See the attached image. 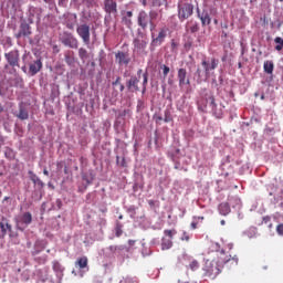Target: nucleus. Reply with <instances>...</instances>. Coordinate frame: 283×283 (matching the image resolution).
Masks as SVG:
<instances>
[{
	"mask_svg": "<svg viewBox=\"0 0 283 283\" xmlns=\"http://www.w3.org/2000/svg\"><path fill=\"white\" fill-rule=\"evenodd\" d=\"M234 262L238 264V259L227 255L224 251L219 252V260H207L202 266L203 277H209L210 280H216L219 273H221L220 268L229 262Z\"/></svg>",
	"mask_w": 283,
	"mask_h": 283,
	"instance_id": "nucleus-1",
	"label": "nucleus"
},
{
	"mask_svg": "<svg viewBox=\"0 0 283 283\" xmlns=\"http://www.w3.org/2000/svg\"><path fill=\"white\" fill-rule=\"evenodd\" d=\"M219 63L220 61H218L216 57H212L210 62L207 60H202L201 65L203 67V71L197 69V83H207L209 78H211V74H213V71L216 70V67H218Z\"/></svg>",
	"mask_w": 283,
	"mask_h": 283,
	"instance_id": "nucleus-2",
	"label": "nucleus"
},
{
	"mask_svg": "<svg viewBox=\"0 0 283 283\" xmlns=\"http://www.w3.org/2000/svg\"><path fill=\"white\" fill-rule=\"evenodd\" d=\"M176 233H178L176 229L164 231L165 237H163L161 239L163 251H168V249H171V247H174V242L171 240H174V235H176Z\"/></svg>",
	"mask_w": 283,
	"mask_h": 283,
	"instance_id": "nucleus-3",
	"label": "nucleus"
},
{
	"mask_svg": "<svg viewBox=\"0 0 283 283\" xmlns=\"http://www.w3.org/2000/svg\"><path fill=\"white\" fill-rule=\"evenodd\" d=\"M61 43L66 48H71L72 50H78V39H76L72 33L64 32L61 36Z\"/></svg>",
	"mask_w": 283,
	"mask_h": 283,
	"instance_id": "nucleus-4",
	"label": "nucleus"
},
{
	"mask_svg": "<svg viewBox=\"0 0 283 283\" xmlns=\"http://www.w3.org/2000/svg\"><path fill=\"white\" fill-rule=\"evenodd\" d=\"M191 14H193V4L184 3L178 7V17L180 21H185L186 19H189Z\"/></svg>",
	"mask_w": 283,
	"mask_h": 283,
	"instance_id": "nucleus-5",
	"label": "nucleus"
},
{
	"mask_svg": "<svg viewBox=\"0 0 283 283\" xmlns=\"http://www.w3.org/2000/svg\"><path fill=\"white\" fill-rule=\"evenodd\" d=\"M169 32V29L167 28H161L159 29V32L157 35L151 33V45L155 48H158V45H161L165 43V40L167 39V33Z\"/></svg>",
	"mask_w": 283,
	"mask_h": 283,
	"instance_id": "nucleus-6",
	"label": "nucleus"
},
{
	"mask_svg": "<svg viewBox=\"0 0 283 283\" xmlns=\"http://www.w3.org/2000/svg\"><path fill=\"white\" fill-rule=\"evenodd\" d=\"M76 33L82 39L84 45H90V36H91L90 25H87V24H80L76 28Z\"/></svg>",
	"mask_w": 283,
	"mask_h": 283,
	"instance_id": "nucleus-7",
	"label": "nucleus"
},
{
	"mask_svg": "<svg viewBox=\"0 0 283 283\" xmlns=\"http://www.w3.org/2000/svg\"><path fill=\"white\" fill-rule=\"evenodd\" d=\"M137 23L142 30H147V27L149 25L151 28V20L149 18V14L145 12V10L139 11L137 17Z\"/></svg>",
	"mask_w": 283,
	"mask_h": 283,
	"instance_id": "nucleus-8",
	"label": "nucleus"
},
{
	"mask_svg": "<svg viewBox=\"0 0 283 283\" xmlns=\"http://www.w3.org/2000/svg\"><path fill=\"white\" fill-rule=\"evenodd\" d=\"M115 61L118 65H129L132 63V56H129V52L118 51L115 54Z\"/></svg>",
	"mask_w": 283,
	"mask_h": 283,
	"instance_id": "nucleus-9",
	"label": "nucleus"
},
{
	"mask_svg": "<svg viewBox=\"0 0 283 283\" xmlns=\"http://www.w3.org/2000/svg\"><path fill=\"white\" fill-rule=\"evenodd\" d=\"M15 222L18 227H28L29 224H32V213L24 212L15 217Z\"/></svg>",
	"mask_w": 283,
	"mask_h": 283,
	"instance_id": "nucleus-10",
	"label": "nucleus"
},
{
	"mask_svg": "<svg viewBox=\"0 0 283 283\" xmlns=\"http://www.w3.org/2000/svg\"><path fill=\"white\" fill-rule=\"evenodd\" d=\"M104 11L106 14H118V3L116 0H104Z\"/></svg>",
	"mask_w": 283,
	"mask_h": 283,
	"instance_id": "nucleus-11",
	"label": "nucleus"
},
{
	"mask_svg": "<svg viewBox=\"0 0 283 283\" xmlns=\"http://www.w3.org/2000/svg\"><path fill=\"white\" fill-rule=\"evenodd\" d=\"M180 90H185V85H191V81L187 78V69H179L177 73Z\"/></svg>",
	"mask_w": 283,
	"mask_h": 283,
	"instance_id": "nucleus-12",
	"label": "nucleus"
},
{
	"mask_svg": "<svg viewBox=\"0 0 283 283\" xmlns=\"http://www.w3.org/2000/svg\"><path fill=\"white\" fill-rule=\"evenodd\" d=\"M4 57L11 67H19V51H10L9 53L4 54Z\"/></svg>",
	"mask_w": 283,
	"mask_h": 283,
	"instance_id": "nucleus-13",
	"label": "nucleus"
},
{
	"mask_svg": "<svg viewBox=\"0 0 283 283\" xmlns=\"http://www.w3.org/2000/svg\"><path fill=\"white\" fill-rule=\"evenodd\" d=\"M41 70H43V61H41V59L33 61L29 65V74H31V76H36Z\"/></svg>",
	"mask_w": 283,
	"mask_h": 283,
	"instance_id": "nucleus-14",
	"label": "nucleus"
},
{
	"mask_svg": "<svg viewBox=\"0 0 283 283\" xmlns=\"http://www.w3.org/2000/svg\"><path fill=\"white\" fill-rule=\"evenodd\" d=\"M138 83H140V80L138 78V76L133 75L128 80L126 86L129 92H139L140 88L138 87Z\"/></svg>",
	"mask_w": 283,
	"mask_h": 283,
	"instance_id": "nucleus-15",
	"label": "nucleus"
},
{
	"mask_svg": "<svg viewBox=\"0 0 283 283\" xmlns=\"http://www.w3.org/2000/svg\"><path fill=\"white\" fill-rule=\"evenodd\" d=\"M197 14L201 21V25H211V15H209V11L203 10L200 12V9H197Z\"/></svg>",
	"mask_w": 283,
	"mask_h": 283,
	"instance_id": "nucleus-16",
	"label": "nucleus"
},
{
	"mask_svg": "<svg viewBox=\"0 0 283 283\" xmlns=\"http://www.w3.org/2000/svg\"><path fill=\"white\" fill-rule=\"evenodd\" d=\"M207 101L210 102V107L214 116L217 118H222V108L218 109V104H216V97H213V95H210Z\"/></svg>",
	"mask_w": 283,
	"mask_h": 283,
	"instance_id": "nucleus-17",
	"label": "nucleus"
},
{
	"mask_svg": "<svg viewBox=\"0 0 283 283\" xmlns=\"http://www.w3.org/2000/svg\"><path fill=\"white\" fill-rule=\"evenodd\" d=\"M32 34V29L30 28V24L28 23H22L20 25V31L15 35L17 39H21V36H30Z\"/></svg>",
	"mask_w": 283,
	"mask_h": 283,
	"instance_id": "nucleus-18",
	"label": "nucleus"
},
{
	"mask_svg": "<svg viewBox=\"0 0 283 283\" xmlns=\"http://www.w3.org/2000/svg\"><path fill=\"white\" fill-rule=\"evenodd\" d=\"M133 44H134L136 52H145V49L147 48V41H145L143 39H138V38H136L133 41Z\"/></svg>",
	"mask_w": 283,
	"mask_h": 283,
	"instance_id": "nucleus-19",
	"label": "nucleus"
},
{
	"mask_svg": "<svg viewBox=\"0 0 283 283\" xmlns=\"http://www.w3.org/2000/svg\"><path fill=\"white\" fill-rule=\"evenodd\" d=\"M132 17H134V12L132 11H126L123 17H122V23L126 25V28H132L134 22H132Z\"/></svg>",
	"mask_w": 283,
	"mask_h": 283,
	"instance_id": "nucleus-20",
	"label": "nucleus"
},
{
	"mask_svg": "<svg viewBox=\"0 0 283 283\" xmlns=\"http://www.w3.org/2000/svg\"><path fill=\"white\" fill-rule=\"evenodd\" d=\"M66 19H67V20H66V23H65L66 28H67L69 30H74V24H75L76 21H77V15H76V13L67 14Z\"/></svg>",
	"mask_w": 283,
	"mask_h": 283,
	"instance_id": "nucleus-21",
	"label": "nucleus"
},
{
	"mask_svg": "<svg viewBox=\"0 0 283 283\" xmlns=\"http://www.w3.org/2000/svg\"><path fill=\"white\" fill-rule=\"evenodd\" d=\"M187 32H190L191 34H196L200 30V24L198 22L191 20L190 22L187 23L186 25Z\"/></svg>",
	"mask_w": 283,
	"mask_h": 283,
	"instance_id": "nucleus-22",
	"label": "nucleus"
},
{
	"mask_svg": "<svg viewBox=\"0 0 283 283\" xmlns=\"http://www.w3.org/2000/svg\"><path fill=\"white\" fill-rule=\"evenodd\" d=\"M15 116L20 120H28V118H30V113H28V109L24 106H20L19 113L15 114Z\"/></svg>",
	"mask_w": 283,
	"mask_h": 283,
	"instance_id": "nucleus-23",
	"label": "nucleus"
},
{
	"mask_svg": "<svg viewBox=\"0 0 283 283\" xmlns=\"http://www.w3.org/2000/svg\"><path fill=\"white\" fill-rule=\"evenodd\" d=\"M219 213L221 216H229L231 213V207L227 202L219 205Z\"/></svg>",
	"mask_w": 283,
	"mask_h": 283,
	"instance_id": "nucleus-24",
	"label": "nucleus"
},
{
	"mask_svg": "<svg viewBox=\"0 0 283 283\" xmlns=\"http://www.w3.org/2000/svg\"><path fill=\"white\" fill-rule=\"evenodd\" d=\"M52 269L56 275H63V271H65V268L61 264L59 261H53L52 262Z\"/></svg>",
	"mask_w": 283,
	"mask_h": 283,
	"instance_id": "nucleus-25",
	"label": "nucleus"
},
{
	"mask_svg": "<svg viewBox=\"0 0 283 283\" xmlns=\"http://www.w3.org/2000/svg\"><path fill=\"white\" fill-rule=\"evenodd\" d=\"M263 70L265 74H273V70H275V64H273V61H265L263 63Z\"/></svg>",
	"mask_w": 283,
	"mask_h": 283,
	"instance_id": "nucleus-26",
	"label": "nucleus"
},
{
	"mask_svg": "<svg viewBox=\"0 0 283 283\" xmlns=\"http://www.w3.org/2000/svg\"><path fill=\"white\" fill-rule=\"evenodd\" d=\"M148 17L150 19V32H154V30H156V24L154 23V21L158 19V11H150Z\"/></svg>",
	"mask_w": 283,
	"mask_h": 283,
	"instance_id": "nucleus-27",
	"label": "nucleus"
},
{
	"mask_svg": "<svg viewBox=\"0 0 283 283\" xmlns=\"http://www.w3.org/2000/svg\"><path fill=\"white\" fill-rule=\"evenodd\" d=\"M88 260L87 256L78 258L75 262V266H78L80 269H87Z\"/></svg>",
	"mask_w": 283,
	"mask_h": 283,
	"instance_id": "nucleus-28",
	"label": "nucleus"
},
{
	"mask_svg": "<svg viewBox=\"0 0 283 283\" xmlns=\"http://www.w3.org/2000/svg\"><path fill=\"white\" fill-rule=\"evenodd\" d=\"M78 57L81 59V61H83V63H85L86 59H90V53L86 51L85 48L78 49Z\"/></svg>",
	"mask_w": 283,
	"mask_h": 283,
	"instance_id": "nucleus-29",
	"label": "nucleus"
},
{
	"mask_svg": "<svg viewBox=\"0 0 283 283\" xmlns=\"http://www.w3.org/2000/svg\"><path fill=\"white\" fill-rule=\"evenodd\" d=\"M0 229L3 233V235H6V233H8V231H12V226L8 222H0Z\"/></svg>",
	"mask_w": 283,
	"mask_h": 283,
	"instance_id": "nucleus-30",
	"label": "nucleus"
},
{
	"mask_svg": "<svg viewBox=\"0 0 283 283\" xmlns=\"http://www.w3.org/2000/svg\"><path fill=\"white\" fill-rule=\"evenodd\" d=\"M45 247L41 244V242H36L34 245V250L32 251V255H39V253H41V251H43Z\"/></svg>",
	"mask_w": 283,
	"mask_h": 283,
	"instance_id": "nucleus-31",
	"label": "nucleus"
},
{
	"mask_svg": "<svg viewBox=\"0 0 283 283\" xmlns=\"http://www.w3.org/2000/svg\"><path fill=\"white\" fill-rule=\"evenodd\" d=\"M274 43H276L277 45L275 46L276 52H282L283 49V39L280 36H276L274 39Z\"/></svg>",
	"mask_w": 283,
	"mask_h": 283,
	"instance_id": "nucleus-32",
	"label": "nucleus"
},
{
	"mask_svg": "<svg viewBox=\"0 0 283 283\" xmlns=\"http://www.w3.org/2000/svg\"><path fill=\"white\" fill-rule=\"evenodd\" d=\"M148 77H149V74L147 72H145L143 74V92H145V90H147Z\"/></svg>",
	"mask_w": 283,
	"mask_h": 283,
	"instance_id": "nucleus-33",
	"label": "nucleus"
},
{
	"mask_svg": "<svg viewBox=\"0 0 283 283\" xmlns=\"http://www.w3.org/2000/svg\"><path fill=\"white\" fill-rule=\"evenodd\" d=\"M160 70H163V75H164V78H167V76L169 75V72H171V69H169V66L163 64L160 66Z\"/></svg>",
	"mask_w": 283,
	"mask_h": 283,
	"instance_id": "nucleus-34",
	"label": "nucleus"
},
{
	"mask_svg": "<svg viewBox=\"0 0 283 283\" xmlns=\"http://www.w3.org/2000/svg\"><path fill=\"white\" fill-rule=\"evenodd\" d=\"M189 269H191L192 271H198V269H200V263L198 261L193 260L190 262Z\"/></svg>",
	"mask_w": 283,
	"mask_h": 283,
	"instance_id": "nucleus-35",
	"label": "nucleus"
},
{
	"mask_svg": "<svg viewBox=\"0 0 283 283\" xmlns=\"http://www.w3.org/2000/svg\"><path fill=\"white\" fill-rule=\"evenodd\" d=\"M262 224H268L269 229H273V223H271V217L269 216L263 217Z\"/></svg>",
	"mask_w": 283,
	"mask_h": 283,
	"instance_id": "nucleus-36",
	"label": "nucleus"
},
{
	"mask_svg": "<svg viewBox=\"0 0 283 283\" xmlns=\"http://www.w3.org/2000/svg\"><path fill=\"white\" fill-rule=\"evenodd\" d=\"M119 85V91L123 92L125 90V85L120 84V77H117L116 81L113 82V87Z\"/></svg>",
	"mask_w": 283,
	"mask_h": 283,
	"instance_id": "nucleus-37",
	"label": "nucleus"
},
{
	"mask_svg": "<svg viewBox=\"0 0 283 283\" xmlns=\"http://www.w3.org/2000/svg\"><path fill=\"white\" fill-rule=\"evenodd\" d=\"M13 82H14V86L15 87H23V78H21V77H15L14 80H13Z\"/></svg>",
	"mask_w": 283,
	"mask_h": 283,
	"instance_id": "nucleus-38",
	"label": "nucleus"
},
{
	"mask_svg": "<svg viewBox=\"0 0 283 283\" xmlns=\"http://www.w3.org/2000/svg\"><path fill=\"white\" fill-rule=\"evenodd\" d=\"M164 120H165V123H171L172 118H171V114L169 113V111L165 112Z\"/></svg>",
	"mask_w": 283,
	"mask_h": 283,
	"instance_id": "nucleus-39",
	"label": "nucleus"
},
{
	"mask_svg": "<svg viewBox=\"0 0 283 283\" xmlns=\"http://www.w3.org/2000/svg\"><path fill=\"white\" fill-rule=\"evenodd\" d=\"M119 283H134V279L132 277H123Z\"/></svg>",
	"mask_w": 283,
	"mask_h": 283,
	"instance_id": "nucleus-40",
	"label": "nucleus"
},
{
	"mask_svg": "<svg viewBox=\"0 0 283 283\" xmlns=\"http://www.w3.org/2000/svg\"><path fill=\"white\" fill-rule=\"evenodd\" d=\"M276 233H279V235H283V223H280V224L276 227Z\"/></svg>",
	"mask_w": 283,
	"mask_h": 283,
	"instance_id": "nucleus-41",
	"label": "nucleus"
},
{
	"mask_svg": "<svg viewBox=\"0 0 283 283\" xmlns=\"http://www.w3.org/2000/svg\"><path fill=\"white\" fill-rule=\"evenodd\" d=\"M115 235H116V238H120L123 235V229L115 228Z\"/></svg>",
	"mask_w": 283,
	"mask_h": 283,
	"instance_id": "nucleus-42",
	"label": "nucleus"
},
{
	"mask_svg": "<svg viewBox=\"0 0 283 283\" xmlns=\"http://www.w3.org/2000/svg\"><path fill=\"white\" fill-rule=\"evenodd\" d=\"M189 233H187V232H184L182 233V237H181V240H185L186 242H189Z\"/></svg>",
	"mask_w": 283,
	"mask_h": 283,
	"instance_id": "nucleus-43",
	"label": "nucleus"
},
{
	"mask_svg": "<svg viewBox=\"0 0 283 283\" xmlns=\"http://www.w3.org/2000/svg\"><path fill=\"white\" fill-rule=\"evenodd\" d=\"M108 249L112 253H116L118 248L116 245H111Z\"/></svg>",
	"mask_w": 283,
	"mask_h": 283,
	"instance_id": "nucleus-44",
	"label": "nucleus"
},
{
	"mask_svg": "<svg viewBox=\"0 0 283 283\" xmlns=\"http://www.w3.org/2000/svg\"><path fill=\"white\" fill-rule=\"evenodd\" d=\"M115 229H123V223H120V221H116Z\"/></svg>",
	"mask_w": 283,
	"mask_h": 283,
	"instance_id": "nucleus-45",
	"label": "nucleus"
},
{
	"mask_svg": "<svg viewBox=\"0 0 283 283\" xmlns=\"http://www.w3.org/2000/svg\"><path fill=\"white\" fill-rule=\"evenodd\" d=\"M247 233H252V235H255V228H251L247 231Z\"/></svg>",
	"mask_w": 283,
	"mask_h": 283,
	"instance_id": "nucleus-46",
	"label": "nucleus"
},
{
	"mask_svg": "<svg viewBox=\"0 0 283 283\" xmlns=\"http://www.w3.org/2000/svg\"><path fill=\"white\" fill-rule=\"evenodd\" d=\"M148 205H149V207H156V201L155 200H149Z\"/></svg>",
	"mask_w": 283,
	"mask_h": 283,
	"instance_id": "nucleus-47",
	"label": "nucleus"
},
{
	"mask_svg": "<svg viewBox=\"0 0 283 283\" xmlns=\"http://www.w3.org/2000/svg\"><path fill=\"white\" fill-rule=\"evenodd\" d=\"M142 74H143V69H139V70L137 71V78L140 80Z\"/></svg>",
	"mask_w": 283,
	"mask_h": 283,
	"instance_id": "nucleus-48",
	"label": "nucleus"
},
{
	"mask_svg": "<svg viewBox=\"0 0 283 283\" xmlns=\"http://www.w3.org/2000/svg\"><path fill=\"white\" fill-rule=\"evenodd\" d=\"M120 166H122V167H127V164H126V161H125V158H122Z\"/></svg>",
	"mask_w": 283,
	"mask_h": 283,
	"instance_id": "nucleus-49",
	"label": "nucleus"
},
{
	"mask_svg": "<svg viewBox=\"0 0 283 283\" xmlns=\"http://www.w3.org/2000/svg\"><path fill=\"white\" fill-rule=\"evenodd\" d=\"M190 227H191V229H198V223L192 222V223L190 224Z\"/></svg>",
	"mask_w": 283,
	"mask_h": 283,
	"instance_id": "nucleus-50",
	"label": "nucleus"
},
{
	"mask_svg": "<svg viewBox=\"0 0 283 283\" xmlns=\"http://www.w3.org/2000/svg\"><path fill=\"white\" fill-rule=\"evenodd\" d=\"M155 120H156V123H160V120H163V117L161 116H157V117H155Z\"/></svg>",
	"mask_w": 283,
	"mask_h": 283,
	"instance_id": "nucleus-51",
	"label": "nucleus"
},
{
	"mask_svg": "<svg viewBox=\"0 0 283 283\" xmlns=\"http://www.w3.org/2000/svg\"><path fill=\"white\" fill-rule=\"evenodd\" d=\"M43 174H44V176H50V171H48V169H44Z\"/></svg>",
	"mask_w": 283,
	"mask_h": 283,
	"instance_id": "nucleus-52",
	"label": "nucleus"
},
{
	"mask_svg": "<svg viewBox=\"0 0 283 283\" xmlns=\"http://www.w3.org/2000/svg\"><path fill=\"white\" fill-rule=\"evenodd\" d=\"M221 36H223V39H227V36H228L227 32L222 31Z\"/></svg>",
	"mask_w": 283,
	"mask_h": 283,
	"instance_id": "nucleus-53",
	"label": "nucleus"
},
{
	"mask_svg": "<svg viewBox=\"0 0 283 283\" xmlns=\"http://www.w3.org/2000/svg\"><path fill=\"white\" fill-rule=\"evenodd\" d=\"M134 243H135L134 240H129V241H128V244H129L130 247H134Z\"/></svg>",
	"mask_w": 283,
	"mask_h": 283,
	"instance_id": "nucleus-54",
	"label": "nucleus"
},
{
	"mask_svg": "<svg viewBox=\"0 0 283 283\" xmlns=\"http://www.w3.org/2000/svg\"><path fill=\"white\" fill-rule=\"evenodd\" d=\"M65 61L70 64V55H65Z\"/></svg>",
	"mask_w": 283,
	"mask_h": 283,
	"instance_id": "nucleus-55",
	"label": "nucleus"
},
{
	"mask_svg": "<svg viewBox=\"0 0 283 283\" xmlns=\"http://www.w3.org/2000/svg\"><path fill=\"white\" fill-rule=\"evenodd\" d=\"M196 220H205V217H195Z\"/></svg>",
	"mask_w": 283,
	"mask_h": 283,
	"instance_id": "nucleus-56",
	"label": "nucleus"
},
{
	"mask_svg": "<svg viewBox=\"0 0 283 283\" xmlns=\"http://www.w3.org/2000/svg\"><path fill=\"white\" fill-rule=\"evenodd\" d=\"M238 67H239V70L242 69V62L238 63Z\"/></svg>",
	"mask_w": 283,
	"mask_h": 283,
	"instance_id": "nucleus-57",
	"label": "nucleus"
},
{
	"mask_svg": "<svg viewBox=\"0 0 283 283\" xmlns=\"http://www.w3.org/2000/svg\"><path fill=\"white\" fill-rule=\"evenodd\" d=\"M3 112V106L0 104V114Z\"/></svg>",
	"mask_w": 283,
	"mask_h": 283,
	"instance_id": "nucleus-58",
	"label": "nucleus"
},
{
	"mask_svg": "<svg viewBox=\"0 0 283 283\" xmlns=\"http://www.w3.org/2000/svg\"><path fill=\"white\" fill-rule=\"evenodd\" d=\"M118 220H123V214H119V216H118Z\"/></svg>",
	"mask_w": 283,
	"mask_h": 283,
	"instance_id": "nucleus-59",
	"label": "nucleus"
},
{
	"mask_svg": "<svg viewBox=\"0 0 283 283\" xmlns=\"http://www.w3.org/2000/svg\"><path fill=\"white\" fill-rule=\"evenodd\" d=\"M255 1H258V0H250V3H255Z\"/></svg>",
	"mask_w": 283,
	"mask_h": 283,
	"instance_id": "nucleus-60",
	"label": "nucleus"
},
{
	"mask_svg": "<svg viewBox=\"0 0 283 283\" xmlns=\"http://www.w3.org/2000/svg\"><path fill=\"white\" fill-rule=\"evenodd\" d=\"M3 200H4V201H6V200H10V197H4V199H3Z\"/></svg>",
	"mask_w": 283,
	"mask_h": 283,
	"instance_id": "nucleus-61",
	"label": "nucleus"
},
{
	"mask_svg": "<svg viewBox=\"0 0 283 283\" xmlns=\"http://www.w3.org/2000/svg\"><path fill=\"white\" fill-rule=\"evenodd\" d=\"M261 101H264V95H261Z\"/></svg>",
	"mask_w": 283,
	"mask_h": 283,
	"instance_id": "nucleus-62",
	"label": "nucleus"
},
{
	"mask_svg": "<svg viewBox=\"0 0 283 283\" xmlns=\"http://www.w3.org/2000/svg\"><path fill=\"white\" fill-rule=\"evenodd\" d=\"M221 224H224V220H221Z\"/></svg>",
	"mask_w": 283,
	"mask_h": 283,
	"instance_id": "nucleus-63",
	"label": "nucleus"
},
{
	"mask_svg": "<svg viewBox=\"0 0 283 283\" xmlns=\"http://www.w3.org/2000/svg\"><path fill=\"white\" fill-rule=\"evenodd\" d=\"M214 23L218 24V20H214Z\"/></svg>",
	"mask_w": 283,
	"mask_h": 283,
	"instance_id": "nucleus-64",
	"label": "nucleus"
}]
</instances>
